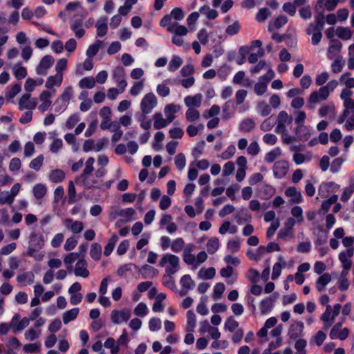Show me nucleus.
<instances>
[{
    "instance_id": "864d4df0",
    "label": "nucleus",
    "mask_w": 354,
    "mask_h": 354,
    "mask_svg": "<svg viewBox=\"0 0 354 354\" xmlns=\"http://www.w3.org/2000/svg\"><path fill=\"white\" fill-rule=\"evenodd\" d=\"M41 344L39 342L27 344L24 346V351L28 353H39Z\"/></svg>"
},
{
    "instance_id": "052dcab7",
    "label": "nucleus",
    "mask_w": 354,
    "mask_h": 354,
    "mask_svg": "<svg viewBox=\"0 0 354 354\" xmlns=\"http://www.w3.org/2000/svg\"><path fill=\"white\" fill-rule=\"evenodd\" d=\"M335 105L333 103H331L328 105L322 106L319 109V114L322 117H325L330 113H332L333 114H335Z\"/></svg>"
},
{
    "instance_id": "bf43d9fd",
    "label": "nucleus",
    "mask_w": 354,
    "mask_h": 354,
    "mask_svg": "<svg viewBox=\"0 0 354 354\" xmlns=\"http://www.w3.org/2000/svg\"><path fill=\"white\" fill-rule=\"evenodd\" d=\"M44 159L43 155L38 156L30 162L29 167L32 169L39 171L43 165Z\"/></svg>"
},
{
    "instance_id": "37998d69",
    "label": "nucleus",
    "mask_w": 354,
    "mask_h": 354,
    "mask_svg": "<svg viewBox=\"0 0 354 354\" xmlns=\"http://www.w3.org/2000/svg\"><path fill=\"white\" fill-rule=\"evenodd\" d=\"M183 64V59L178 55L173 56L171 60L169 63L168 69L170 71H176Z\"/></svg>"
},
{
    "instance_id": "7c9ffc66",
    "label": "nucleus",
    "mask_w": 354,
    "mask_h": 354,
    "mask_svg": "<svg viewBox=\"0 0 354 354\" xmlns=\"http://www.w3.org/2000/svg\"><path fill=\"white\" fill-rule=\"evenodd\" d=\"M275 194V189L270 185H263L259 189V194L262 198L268 199Z\"/></svg>"
},
{
    "instance_id": "72a5a7b5",
    "label": "nucleus",
    "mask_w": 354,
    "mask_h": 354,
    "mask_svg": "<svg viewBox=\"0 0 354 354\" xmlns=\"http://www.w3.org/2000/svg\"><path fill=\"white\" fill-rule=\"evenodd\" d=\"M215 274L216 270L213 267L209 268H201L198 273V277L203 278L206 280L213 279Z\"/></svg>"
},
{
    "instance_id": "6e6552de",
    "label": "nucleus",
    "mask_w": 354,
    "mask_h": 354,
    "mask_svg": "<svg viewBox=\"0 0 354 354\" xmlns=\"http://www.w3.org/2000/svg\"><path fill=\"white\" fill-rule=\"evenodd\" d=\"M125 72L123 68L117 67L113 72V77L120 88V93H123L127 86V82L124 79Z\"/></svg>"
},
{
    "instance_id": "e2e57ef3",
    "label": "nucleus",
    "mask_w": 354,
    "mask_h": 354,
    "mask_svg": "<svg viewBox=\"0 0 354 354\" xmlns=\"http://www.w3.org/2000/svg\"><path fill=\"white\" fill-rule=\"evenodd\" d=\"M271 12L267 8H261L256 15L257 21L259 22L264 21L269 16Z\"/></svg>"
},
{
    "instance_id": "a878e982",
    "label": "nucleus",
    "mask_w": 354,
    "mask_h": 354,
    "mask_svg": "<svg viewBox=\"0 0 354 354\" xmlns=\"http://www.w3.org/2000/svg\"><path fill=\"white\" fill-rule=\"evenodd\" d=\"M255 126V122L252 118H248L241 121L239 124V130L242 132L248 133L252 131Z\"/></svg>"
},
{
    "instance_id": "a19ab883",
    "label": "nucleus",
    "mask_w": 354,
    "mask_h": 354,
    "mask_svg": "<svg viewBox=\"0 0 354 354\" xmlns=\"http://www.w3.org/2000/svg\"><path fill=\"white\" fill-rule=\"evenodd\" d=\"M288 22V18L284 15H280L270 24L269 30H272V27L279 29Z\"/></svg>"
},
{
    "instance_id": "b1692460",
    "label": "nucleus",
    "mask_w": 354,
    "mask_h": 354,
    "mask_svg": "<svg viewBox=\"0 0 354 354\" xmlns=\"http://www.w3.org/2000/svg\"><path fill=\"white\" fill-rule=\"evenodd\" d=\"M93 171V166H88L85 165V167L81 174L80 176L76 178L75 182L77 183L79 180H81L82 183H86L89 185H92L93 182L88 181V176H91Z\"/></svg>"
},
{
    "instance_id": "412c9836",
    "label": "nucleus",
    "mask_w": 354,
    "mask_h": 354,
    "mask_svg": "<svg viewBox=\"0 0 354 354\" xmlns=\"http://www.w3.org/2000/svg\"><path fill=\"white\" fill-rule=\"evenodd\" d=\"M167 30L174 35L182 37L185 36L188 33V30L185 26L179 25L177 23L168 26Z\"/></svg>"
},
{
    "instance_id": "9b49d317",
    "label": "nucleus",
    "mask_w": 354,
    "mask_h": 354,
    "mask_svg": "<svg viewBox=\"0 0 354 354\" xmlns=\"http://www.w3.org/2000/svg\"><path fill=\"white\" fill-rule=\"evenodd\" d=\"M30 93H25L19 101V109L20 110L26 109H34L37 104V98L34 97L30 99Z\"/></svg>"
},
{
    "instance_id": "69168bd1",
    "label": "nucleus",
    "mask_w": 354,
    "mask_h": 354,
    "mask_svg": "<svg viewBox=\"0 0 354 354\" xmlns=\"http://www.w3.org/2000/svg\"><path fill=\"white\" fill-rule=\"evenodd\" d=\"M136 214V211L133 208H127L120 209L117 212V215L121 217L127 218V221L131 220V216Z\"/></svg>"
},
{
    "instance_id": "0e129e2a",
    "label": "nucleus",
    "mask_w": 354,
    "mask_h": 354,
    "mask_svg": "<svg viewBox=\"0 0 354 354\" xmlns=\"http://www.w3.org/2000/svg\"><path fill=\"white\" fill-rule=\"evenodd\" d=\"M175 165L178 170H182L186 163L185 156L183 153L177 154L174 158Z\"/></svg>"
},
{
    "instance_id": "423d86ee",
    "label": "nucleus",
    "mask_w": 354,
    "mask_h": 354,
    "mask_svg": "<svg viewBox=\"0 0 354 354\" xmlns=\"http://www.w3.org/2000/svg\"><path fill=\"white\" fill-rule=\"evenodd\" d=\"M279 297V294L275 292L270 296L263 299L260 303V310L261 314H266L269 313L273 308L274 303Z\"/></svg>"
},
{
    "instance_id": "20e7f679",
    "label": "nucleus",
    "mask_w": 354,
    "mask_h": 354,
    "mask_svg": "<svg viewBox=\"0 0 354 354\" xmlns=\"http://www.w3.org/2000/svg\"><path fill=\"white\" fill-rule=\"evenodd\" d=\"M293 118L291 115L288 114L285 111H281L279 113L277 118V127L275 132L277 133L286 134L287 130L286 127L291 124Z\"/></svg>"
},
{
    "instance_id": "39448f33",
    "label": "nucleus",
    "mask_w": 354,
    "mask_h": 354,
    "mask_svg": "<svg viewBox=\"0 0 354 354\" xmlns=\"http://www.w3.org/2000/svg\"><path fill=\"white\" fill-rule=\"evenodd\" d=\"M304 324L301 321L295 322L288 328V336L292 340L299 339L304 335Z\"/></svg>"
},
{
    "instance_id": "49530a36",
    "label": "nucleus",
    "mask_w": 354,
    "mask_h": 354,
    "mask_svg": "<svg viewBox=\"0 0 354 354\" xmlns=\"http://www.w3.org/2000/svg\"><path fill=\"white\" fill-rule=\"evenodd\" d=\"M336 35L338 37L347 40L352 37V32L348 28L338 27L336 30Z\"/></svg>"
},
{
    "instance_id": "338daca9",
    "label": "nucleus",
    "mask_w": 354,
    "mask_h": 354,
    "mask_svg": "<svg viewBox=\"0 0 354 354\" xmlns=\"http://www.w3.org/2000/svg\"><path fill=\"white\" fill-rule=\"evenodd\" d=\"M13 70H14V75L17 80L24 79L27 75V71L25 67H23V66L17 67V65H15L13 68Z\"/></svg>"
},
{
    "instance_id": "c85d7f7f",
    "label": "nucleus",
    "mask_w": 354,
    "mask_h": 354,
    "mask_svg": "<svg viewBox=\"0 0 354 354\" xmlns=\"http://www.w3.org/2000/svg\"><path fill=\"white\" fill-rule=\"evenodd\" d=\"M202 96L201 94H196L194 96H187L184 101L185 104L189 108L192 106L199 107L201 104Z\"/></svg>"
},
{
    "instance_id": "79ce46f5",
    "label": "nucleus",
    "mask_w": 354,
    "mask_h": 354,
    "mask_svg": "<svg viewBox=\"0 0 354 354\" xmlns=\"http://www.w3.org/2000/svg\"><path fill=\"white\" fill-rule=\"evenodd\" d=\"M281 152L280 149L277 147L267 153L265 156L264 160L268 163H272L281 156Z\"/></svg>"
},
{
    "instance_id": "0eeeda50",
    "label": "nucleus",
    "mask_w": 354,
    "mask_h": 354,
    "mask_svg": "<svg viewBox=\"0 0 354 354\" xmlns=\"http://www.w3.org/2000/svg\"><path fill=\"white\" fill-rule=\"evenodd\" d=\"M289 169V164L286 160H281L277 161L273 166L274 176L277 178L285 177Z\"/></svg>"
},
{
    "instance_id": "c756f323",
    "label": "nucleus",
    "mask_w": 354,
    "mask_h": 354,
    "mask_svg": "<svg viewBox=\"0 0 354 354\" xmlns=\"http://www.w3.org/2000/svg\"><path fill=\"white\" fill-rule=\"evenodd\" d=\"M339 0H317V4L315 6L319 7L320 8L324 9V6L328 11H332L335 10Z\"/></svg>"
},
{
    "instance_id": "e433bc0d",
    "label": "nucleus",
    "mask_w": 354,
    "mask_h": 354,
    "mask_svg": "<svg viewBox=\"0 0 354 354\" xmlns=\"http://www.w3.org/2000/svg\"><path fill=\"white\" fill-rule=\"evenodd\" d=\"M102 247L98 243H94L91 246L90 255L95 261H99L101 258Z\"/></svg>"
},
{
    "instance_id": "cd10ccee",
    "label": "nucleus",
    "mask_w": 354,
    "mask_h": 354,
    "mask_svg": "<svg viewBox=\"0 0 354 354\" xmlns=\"http://www.w3.org/2000/svg\"><path fill=\"white\" fill-rule=\"evenodd\" d=\"M63 81V77L56 74L53 76H49L46 82L45 86L48 89H53V86H59Z\"/></svg>"
},
{
    "instance_id": "aec40b11",
    "label": "nucleus",
    "mask_w": 354,
    "mask_h": 354,
    "mask_svg": "<svg viewBox=\"0 0 354 354\" xmlns=\"http://www.w3.org/2000/svg\"><path fill=\"white\" fill-rule=\"evenodd\" d=\"M333 328L330 329L329 336L331 339H339L340 340H345L349 335L350 330L347 328H338V330H335V332L333 333Z\"/></svg>"
},
{
    "instance_id": "680f3d73",
    "label": "nucleus",
    "mask_w": 354,
    "mask_h": 354,
    "mask_svg": "<svg viewBox=\"0 0 354 354\" xmlns=\"http://www.w3.org/2000/svg\"><path fill=\"white\" fill-rule=\"evenodd\" d=\"M184 246V240L182 238H178L171 243V249L174 252H178L183 249Z\"/></svg>"
},
{
    "instance_id": "473e14b6",
    "label": "nucleus",
    "mask_w": 354,
    "mask_h": 354,
    "mask_svg": "<svg viewBox=\"0 0 354 354\" xmlns=\"http://www.w3.org/2000/svg\"><path fill=\"white\" fill-rule=\"evenodd\" d=\"M187 319L186 330L187 332H193L196 326V315L192 310L187 312Z\"/></svg>"
},
{
    "instance_id": "c03bdc74",
    "label": "nucleus",
    "mask_w": 354,
    "mask_h": 354,
    "mask_svg": "<svg viewBox=\"0 0 354 354\" xmlns=\"http://www.w3.org/2000/svg\"><path fill=\"white\" fill-rule=\"evenodd\" d=\"M180 106L179 104H169L165 106L164 111L167 117H174V114L180 110Z\"/></svg>"
},
{
    "instance_id": "09e8293b",
    "label": "nucleus",
    "mask_w": 354,
    "mask_h": 354,
    "mask_svg": "<svg viewBox=\"0 0 354 354\" xmlns=\"http://www.w3.org/2000/svg\"><path fill=\"white\" fill-rule=\"evenodd\" d=\"M250 48L248 46H241L239 49V57L236 59V63L239 65L243 64L245 62L247 55L249 53Z\"/></svg>"
},
{
    "instance_id": "f704fd0d",
    "label": "nucleus",
    "mask_w": 354,
    "mask_h": 354,
    "mask_svg": "<svg viewBox=\"0 0 354 354\" xmlns=\"http://www.w3.org/2000/svg\"><path fill=\"white\" fill-rule=\"evenodd\" d=\"M321 6L319 7L315 6V10L317 12V15L315 17V21L316 22V26L319 27L321 29H323L325 21H324V9L320 8Z\"/></svg>"
},
{
    "instance_id": "8fccbe9b",
    "label": "nucleus",
    "mask_w": 354,
    "mask_h": 354,
    "mask_svg": "<svg viewBox=\"0 0 354 354\" xmlns=\"http://www.w3.org/2000/svg\"><path fill=\"white\" fill-rule=\"evenodd\" d=\"M79 86L82 88H92L95 86V80L93 77H84L80 81Z\"/></svg>"
},
{
    "instance_id": "774afa93",
    "label": "nucleus",
    "mask_w": 354,
    "mask_h": 354,
    "mask_svg": "<svg viewBox=\"0 0 354 354\" xmlns=\"http://www.w3.org/2000/svg\"><path fill=\"white\" fill-rule=\"evenodd\" d=\"M257 107L263 117H266L271 113L270 106L263 101L259 102L258 103Z\"/></svg>"
},
{
    "instance_id": "4468645a",
    "label": "nucleus",
    "mask_w": 354,
    "mask_h": 354,
    "mask_svg": "<svg viewBox=\"0 0 354 354\" xmlns=\"http://www.w3.org/2000/svg\"><path fill=\"white\" fill-rule=\"evenodd\" d=\"M354 248L347 249L346 251L340 252L339 259L342 264V267L346 269H351L352 262L350 259L353 256Z\"/></svg>"
},
{
    "instance_id": "a18cd8bd",
    "label": "nucleus",
    "mask_w": 354,
    "mask_h": 354,
    "mask_svg": "<svg viewBox=\"0 0 354 354\" xmlns=\"http://www.w3.org/2000/svg\"><path fill=\"white\" fill-rule=\"evenodd\" d=\"M68 202L69 204L75 203L77 200L76 198V190L74 185V183L72 180H70L68 183Z\"/></svg>"
},
{
    "instance_id": "4d7b16f0",
    "label": "nucleus",
    "mask_w": 354,
    "mask_h": 354,
    "mask_svg": "<svg viewBox=\"0 0 354 354\" xmlns=\"http://www.w3.org/2000/svg\"><path fill=\"white\" fill-rule=\"evenodd\" d=\"M185 117L189 122H194L199 118L200 113L196 109L189 108L185 113Z\"/></svg>"
},
{
    "instance_id": "a211bd4d",
    "label": "nucleus",
    "mask_w": 354,
    "mask_h": 354,
    "mask_svg": "<svg viewBox=\"0 0 354 354\" xmlns=\"http://www.w3.org/2000/svg\"><path fill=\"white\" fill-rule=\"evenodd\" d=\"M332 306L330 305H327L326 307V310L324 313L321 315L320 319L324 323V329L327 330L329 328L334 319H332Z\"/></svg>"
},
{
    "instance_id": "bb28decb",
    "label": "nucleus",
    "mask_w": 354,
    "mask_h": 354,
    "mask_svg": "<svg viewBox=\"0 0 354 354\" xmlns=\"http://www.w3.org/2000/svg\"><path fill=\"white\" fill-rule=\"evenodd\" d=\"M47 193L46 187L41 183L36 184L32 188V194L35 198L37 200L44 198Z\"/></svg>"
},
{
    "instance_id": "c9c22d12",
    "label": "nucleus",
    "mask_w": 354,
    "mask_h": 354,
    "mask_svg": "<svg viewBox=\"0 0 354 354\" xmlns=\"http://www.w3.org/2000/svg\"><path fill=\"white\" fill-rule=\"evenodd\" d=\"M30 243L37 249H41L44 245L42 235L37 234L35 232L30 235Z\"/></svg>"
},
{
    "instance_id": "5fc2aeb1",
    "label": "nucleus",
    "mask_w": 354,
    "mask_h": 354,
    "mask_svg": "<svg viewBox=\"0 0 354 354\" xmlns=\"http://www.w3.org/2000/svg\"><path fill=\"white\" fill-rule=\"evenodd\" d=\"M165 139V134L161 131H158L154 136V142L152 144L153 149L159 151L162 149V145L160 144Z\"/></svg>"
},
{
    "instance_id": "ea45409f",
    "label": "nucleus",
    "mask_w": 354,
    "mask_h": 354,
    "mask_svg": "<svg viewBox=\"0 0 354 354\" xmlns=\"http://www.w3.org/2000/svg\"><path fill=\"white\" fill-rule=\"evenodd\" d=\"M219 240L216 237L210 239L207 243V250L210 254H214L219 248Z\"/></svg>"
},
{
    "instance_id": "2f4dec72",
    "label": "nucleus",
    "mask_w": 354,
    "mask_h": 354,
    "mask_svg": "<svg viewBox=\"0 0 354 354\" xmlns=\"http://www.w3.org/2000/svg\"><path fill=\"white\" fill-rule=\"evenodd\" d=\"M65 173L62 169H54L49 174V179L51 182L58 183L64 180Z\"/></svg>"
},
{
    "instance_id": "7ed1b4c3",
    "label": "nucleus",
    "mask_w": 354,
    "mask_h": 354,
    "mask_svg": "<svg viewBox=\"0 0 354 354\" xmlns=\"http://www.w3.org/2000/svg\"><path fill=\"white\" fill-rule=\"evenodd\" d=\"M328 91L323 86L320 87L319 90L313 91L308 99L307 106L310 109H313L315 105L322 101L326 100L328 97Z\"/></svg>"
},
{
    "instance_id": "13d9d810",
    "label": "nucleus",
    "mask_w": 354,
    "mask_h": 354,
    "mask_svg": "<svg viewBox=\"0 0 354 354\" xmlns=\"http://www.w3.org/2000/svg\"><path fill=\"white\" fill-rule=\"evenodd\" d=\"M239 326V322L232 316L229 317L225 323V328L230 332L235 330Z\"/></svg>"
},
{
    "instance_id": "4be33fe9",
    "label": "nucleus",
    "mask_w": 354,
    "mask_h": 354,
    "mask_svg": "<svg viewBox=\"0 0 354 354\" xmlns=\"http://www.w3.org/2000/svg\"><path fill=\"white\" fill-rule=\"evenodd\" d=\"M331 276L328 273L322 274L316 281V288L319 292L325 289L326 286L331 281Z\"/></svg>"
},
{
    "instance_id": "4c0bfd02",
    "label": "nucleus",
    "mask_w": 354,
    "mask_h": 354,
    "mask_svg": "<svg viewBox=\"0 0 354 354\" xmlns=\"http://www.w3.org/2000/svg\"><path fill=\"white\" fill-rule=\"evenodd\" d=\"M118 241V237L116 234H113L109 239L108 243L104 248V254L108 257L113 252L116 242Z\"/></svg>"
},
{
    "instance_id": "f03ea898",
    "label": "nucleus",
    "mask_w": 354,
    "mask_h": 354,
    "mask_svg": "<svg viewBox=\"0 0 354 354\" xmlns=\"http://www.w3.org/2000/svg\"><path fill=\"white\" fill-rule=\"evenodd\" d=\"M157 105V98L153 93L146 94L140 103V109L142 112L139 118V120L146 119V114L150 113L153 109Z\"/></svg>"
},
{
    "instance_id": "58836bf2",
    "label": "nucleus",
    "mask_w": 354,
    "mask_h": 354,
    "mask_svg": "<svg viewBox=\"0 0 354 354\" xmlns=\"http://www.w3.org/2000/svg\"><path fill=\"white\" fill-rule=\"evenodd\" d=\"M79 313V308H75L65 312L63 314V322L65 324H67L72 320H74Z\"/></svg>"
},
{
    "instance_id": "603ef678",
    "label": "nucleus",
    "mask_w": 354,
    "mask_h": 354,
    "mask_svg": "<svg viewBox=\"0 0 354 354\" xmlns=\"http://www.w3.org/2000/svg\"><path fill=\"white\" fill-rule=\"evenodd\" d=\"M225 290V286L223 283H217L214 287L213 299L215 300L221 299Z\"/></svg>"
},
{
    "instance_id": "6ab92c4d",
    "label": "nucleus",
    "mask_w": 354,
    "mask_h": 354,
    "mask_svg": "<svg viewBox=\"0 0 354 354\" xmlns=\"http://www.w3.org/2000/svg\"><path fill=\"white\" fill-rule=\"evenodd\" d=\"M82 18L75 19L71 24V28L77 38H82L85 34L84 29L82 28Z\"/></svg>"
},
{
    "instance_id": "f8f14e48",
    "label": "nucleus",
    "mask_w": 354,
    "mask_h": 354,
    "mask_svg": "<svg viewBox=\"0 0 354 354\" xmlns=\"http://www.w3.org/2000/svg\"><path fill=\"white\" fill-rule=\"evenodd\" d=\"M153 127L156 129H160L170 124L174 120V117H167L166 119H164L162 113L158 112L153 115Z\"/></svg>"
},
{
    "instance_id": "1a4fd4ad",
    "label": "nucleus",
    "mask_w": 354,
    "mask_h": 354,
    "mask_svg": "<svg viewBox=\"0 0 354 354\" xmlns=\"http://www.w3.org/2000/svg\"><path fill=\"white\" fill-rule=\"evenodd\" d=\"M54 61L55 59L51 55H47L43 57L36 68L37 74L46 75L47 70L53 66Z\"/></svg>"
},
{
    "instance_id": "ddd939ff",
    "label": "nucleus",
    "mask_w": 354,
    "mask_h": 354,
    "mask_svg": "<svg viewBox=\"0 0 354 354\" xmlns=\"http://www.w3.org/2000/svg\"><path fill=\"white\" fill-rule=\"evenodd\" d=\"M296 138L299 141L305 142L309 140L311 133L309 127L299 124L295 128Z\"/></svg>"
},
{
    "instance_id": "dca6fc26",
    "label": "nucleus",
    "mask_w": 354,
    "mask_h": 354,
    "mask_svg": "<svg viewBox=\"0 0 354 354\" xmlns=\"http://www.w3.org/2000/svg\"><path fill=\"white\" fill-rule=\"evenodd\" d=\"M64 223L66 227L70 229L74 234L80 233L84 229V223L82 221H73L71 218H66Z\"/></svg>"
},
{
    "instance_id": "9d476101",
    "label": "nucleus",
    "mask_w": 354,
    "mask_h": 354,
    "mask_svg": "<svg viewBox=\"0 0 354 354\" xmlns=\"http://www.w3.org/2000/svg\"><path fill=\"white\" fill-rule=\"evenodd\" d=\"M55 90L53 89L52 91H43L39 95V100L41 104L39 106V110L44 113L48 110L51 105V100L50 98L55 94Z\"/></svg>"
},
{
    "instance_id": "2eb2a0df",
    "label": "nucleus",
    "mask_w": 354,
    "mask_h": 354,
    "mask_svg": "<svg viewBox=\"0 0 354 354\" xmlns=\"http://www.w3.org/2000/svg\"><path fill=\"white\" fill-rule=\"evenodd\" d=\"M87 263L83 258L79 259L75 265V274L84 278L88 277L89 276V271L87 269Z\"/></svg>"
},
{
    "instance_id": "6e6d98bb",
    "label": "nucleus",
    "mask_w": 354,
    "mask_h": 354,
    "mask_svg": "<svg viewBox=\"0 0 354 354\" xmlns=\"http://www.w3.org/2000/svg\"><path fill=\"white\" fill-rule=\"evenodd\" d=\"M104 346L111 350V354H117L119 353V347L118 346L115 345V341L112 337L106 339V340L104 342Z\"/></svg>"
},
{
    "instance_id": "3c124183",
    "label": "nucleus",
    "mask_w": 354,
    "mask_h": 354,
    "mask_svg": "<svg viewBox=\"0 0 354 354\" xmlns=\"http://www.w3.org/2000/svg\"><path fill=\"white\" fill-rule=\"evenodd\" d=\"M102 41L97 40L95 44L88 46L86 50V55L88 58H93L99 51Z\"/></svg>"
},
{
    "instance_id": "393cba45",
    "label": "nucleus",
    "mask_w": 354,
    "mask_h": 354,
    "mask_svg": "<svg viewBox=\"0 0 354 354\" xmlns=\"http://www.w3.org/2000/svg\"><path fill=\"white\" fill-rule=\"evenodd\" d=\"M139 272L141 273L144 279H147L155 277L158 273V270L148 264H145L140 268Z\"/></svg>"
},
{
    "instance_id": "f3484780",
    "label": "nucleus",
    "mask_w": 354,
    "mask_h": 354,
    "mask_svg": "<svg viewBox=\"0 0 354 354\" xmlns=\"http://www.w3.org/2000/svg\"><path fill=\"white\" fill-rule=\"evenodd\" d=\"M285 195L290 198L292 203H300L302 201V196L300 192L295 187H289L285 191Z\"/></svg>"
},
{
    "instance_id": "de8ad7c7",
    "label": "nucleus",
    "mask_w": 354,
    "mask_h": 354,
    "mask_svg": "<svg viewBox=\"0 0 354 354\" xmlns=\"http://www.w3.org/2000/svg\"><path fill=\"white\" fill-rule=\"evenodd\" d=\"M180 283L182 288H185L189 290H192L195 286L194 281L189 274L183 275L180 280Z\"/></svg>"
},
{
    "instance_id": "f257e3e1",
    "label": "nucleus",
    "mask_w": 354,
    "mask_h": 354,
    "mask_svg": "<svg viewBox=\"0 0 354 354\" xmlns=\"http://www.w3.org/2000/svg\"><path fill=\"white\" fill-rule=\"evenodd\" d=\"M160 267L165 266V272L167 275H173L180 269V259L176 255L167 253L160 259Z\"/></svg>"
},
{
    "instance_id": "5701e85b",
    "label": "nucleus",
    "mask_w": 354,
    "mask_h": 354,
    "mask_svg": "<svg viewBox=\"0 0 354 354\" xmlns=\"http://www.w3.org/2000/svg\"><path fill=\"white\" fill-rule=\"evenodd\" d=\"M194 245H188L184 251L183 260L188 265H193L196 261V257L191 252L194 250Z\"/></svg>"
}]
</instances>
